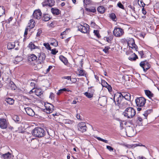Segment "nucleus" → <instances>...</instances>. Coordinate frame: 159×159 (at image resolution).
Returning a JSON list of instances; mask_svg holds the SVG:
<instances>
[{
  "label": "nucleus",
  "mask_w": 159,
  "mask_h": 159,
  "mask_svg": "<svg viewBox=\"0 0 159 159\" xmlns=\"http://www.w3.org/2000/svg\"><path fill=\"white\" fill-rule=\"evenodd\" d=\"M115 102L116 105L121 109H124L126 107L127 108L129 107V105L126 101L122 100L119 102L116 101Z\"/></svg>",
  "instance_id": "obj_9"
},
{
  "label": "nucleus",
  "mask_w": 159,
  "mask_h": 159,
  "mask_svg": "<svg viewBox=\"0 0 159 159\" xmlns=\"http://www.w3.org/2000/svg\"><path fill=\"white\" fill-rule=\"evenodd\" d=\"M78 129L79 131L82 132H85L87 129L85 123L83 122L79 123L78 125Z\"/></svg>",
  "instance_id": "obj_13"
},
{
  "label": "nucleus",
  "mask_w": 159,
  "mask_h": 159,
  "mask_svg": "<svg viewBox=\"0 0 159 159\" xmlns=\"http://www.w3.org/2000/svg\"><path fill=\"white\" fill-rule=\"evenodd\" d=\"M86 10L87 11L93 13H94L96 11V9L95 7H90L89 8H86Z\"/></svg>",
  "instance_id": "obj_29"
},
{
  "label": "nucleus",
  "mask_w": 159,
  "mask_h": 159,
  "mask_svg": "<svg viewBox=\"0 0 159 159\" xmlns=\"http://www.w3.org/2000/svg\"><path fill=\"white\" fill-rule=\"evenodd\" d=\"M55 2L54 0H48V6L52 7L55 5Z\"/></svg>",
  "instance_id": "obj_35"
},
{
  "label": "nucleus",
  "mask_w": 159,
  "mask_h": 159,
  "mask_svg": "<svg viewBox=\"0 0 159 159\" xmlns=\"http://www.w3.org/2000/svg\"><path fill=\"white\" fill-rule=\"evenodd\" d=\"M42 4L43 7L48 6V0H44Z\"/></svg>",
  "instance_id": "obj_36"
},
{
  "label": "nucleus",
  "mask_w": 159,
  "mask_h": 159,
  "mask_svg": "<svg viewBox=\"0 0 159 159\" xmlns=\"http://www.w3.org/2000/svg\"><path fill=\"white\" fill-rule=\"evenodd\" d=\"M54 94L52 93H50L49 96V98H50L52 100H53L54 99Z\"/></svg>",
  "instance_id": "obj_57"
},
{
  "label": "nucleus",
  "mask_w": 159,
  "mask_h": 159,
  "mask_svg": "<svg viewBox=\"0 0 159 159\" xmlns=\"http://www.w3.org/2000/svg\"><path fill=\"white\" fill-rule=\"evenodd\" d=\"M146 95L149 98L153 97V94L149 90H144Z\"/></svg>",
  "instance_id": "obj_24"
},
{
  "label": "nucleus",
  "mask_w": 159,
  "mask_h": 159,
  "mask_svg": "<svg viewBox=\"0 0 159 159\" xmlns=\"http://www.w3.org/2000/svg\"><path fill=\"white\" fill-rule=\"evenodd\" d=\"M127 44L129 48H131L134 50L137 51L138 50L137 46L136 45L134 39L132 38H129L127 39Z\"/></svg>",
  "instance_id": "obj_4"
},
{
  "label": "nucleus",
  "mask_w": 159,
  "mask_h": 159,
  "mask_svg": "<svg viewBox=\"0 0 159 159\" xmlns=\"http://www.w3.org/2000/svg\"><path fill=\"white\" fill-rule=\"evenodd\" d=\"M101 84L102 86L106 87L108 85L107 83L104 80H101Z\"/></svg>",
  "instance_id": "obj_38"
},
{
  "label": "nucleus",
  "mask_w": 159,
  "mask_h": 159,
  "mask_svg": "<svg viewBox=\"0 0 159 159\" xmlns=\"http://www.w3.org/2000/svg\"><path fill=\"white\" fill-rule=\"evenodd\" d=\"M43 45L45 47V48L48 50H51V48L49 44L48 43H44Z\"/></svg>",
  "instance_id": "obj_39"
},
{
  "label": "nucleus",
  "mask_w": 159,
  "mask_h": 159,
  "mask_svg": "<svg viewBox=\"0 0 159 159\" xmlns=\"http://www.w3.org/2000/svg\"><path fill=\"white\" fill-rule=\"evenodd\" d=\"M42 32V31L41 29H39L38 30V32L36 34V36H39L40 35Z\"/></svg>",
  "instance_id": "obj_49"
},
{
  "label": "nucleus",
  "mask_w": 159,
  "mask_h": 159,
  "mask_svg": "<svg viewBox=\"0 0 159 159\" xmlns=\"http://www.w3.org/2000/svg\"><path fill=\"white\" fill-rule=\"evenodd\" d=\"M63 92L62 91L61 89H59L58 91L57 92V94L58 95H60L61 93H62Z\"/></svg>",
  "instance_id": "obj_60"
},
{
  "label": "nucleus",
  "mask_w": 159,
  "mask_h": 159,
  "mask_svg": "<svg viewBox=\"0 0 159 159\" xmlns=\"http://www.w3.org/2000/svg\"><path fill=\"white\" fill-rule=\"evenodd\" d=\"M133 57H129L128 58L131 61H135L138 58L137 56L134 53L133 54Z\"/></svg>",
  "instance_id": "obj_32"
},
{
  "label": "nucleus",
  "mask_w": 159,
  "mask_h": 159,
  "mask_svg": "<svg viewBox=\"0 0 159 159\" xmlns=\"http://www.w3.org/2000/svg\"><path fill=\"white\" fill-rule=\"evenodd\" d=\"M98 11L101 14L104 13L105 11V9L103 6H99L97 8Z\"/></svg>",
  "instance_id": "obj_27"
},
{
  "label": "nucleus",
  "mask_w": 159,
  "mask_h": 159,
  "mask_svg": "<svg viewBox=\"0 0 159 159\" xmlns=\"http://www.w3.org/2000/svg\"><path fill=\"white\" fill-rule=\"evenodd\" d=\"M129 8H130L131 11H132L133 12H135V7H134L131 6V5H129L128 6Z\"/></svg>",
  "instance_id": "obj_52"
},
{
  "label": "nucleus",
  "mask_w": 159,
  "mask_h": 159,
  "mask_svg": "<svg viewBox=\"0 0 159 159\" xmlns=\"http://www.w3.org/2000/svg\"><path fill=\"white\" fill-rule=\"evenodd\" d=\"M145 111L146 112V113L147 114L148 116V114H149L151 113L152 112V110L151 109H148V110H146Z\"/></svg>",
  "instance_id": "obj_51"
},
{
  "label": "nucleus",
  "mask_w": 159,
  "mask_h": 159,
  "mask_svg": "<svg viewBox=\"0 0 159 159\" xmlns=\"http://www.w3.org/2000/svg\"><path fill=\"white\" fill-rule=\"evenodd\" d=\"M22 60V58L21 57H16L15 59V61L16 62H18Z\"/></svg>",
  "instance_id": "obj_43"
},
{
  "label": "nucleus",
  "mask_w": 159,
  "mask_h": 159,
  "mask_svg": "<svg viewBox=\"0 0 159 159\" xmlns=\"http://www.w3.org/2000/svg\"><path fill=\"white\" fill-rule=\"evenodd\" d=\"M96 138L99 141H102L106 143H108V141L107 140L104 139L99 137H97Z\"/></svg>",
  "instance_id": "obj_40"
},
{
  "label": "nucleus",
  "mask_w": 159,
  "mask_h": 159,
  "mask_svg": "<svg viewBox=\"0 0 159 159\" xmlns=\"http://www.w3.org/2000/svg\"><path fill=\"white\" fill-rule=\"evenodd\" d=\"M34 92L35 94L37 96H41L42 94V92L41 89H33L30 91V93Z\"/></svg>",
  "instance_id": "obj_17"
},
{
  "label": "nucleus",
  "mask_w": 159,
  "mask_h": 159,
  "mask_svg": "<svg viewBox=\"0 0 159 159\" xmlns=\"http://www.w3.org/2000/svg\"><path fill=\"white\" fill-rule=\"evenodd\" d=\"M113 34L116 37H120L124 34V30L120 28L116 27L113 31Z\"/></svg>",
  "instance_id": "obj_6"
},
{
  "label": "nucleus",
  "mask_w": 159,
  "mask_h": 159,
  "mask_svg": "<svg viewBox=\"0 0 159 159\" xmlns=\"http://www.w3.org/2000/svg\"><path fill=\"white\" fill-rule=\"evenodd\" d=\"M93 33L94 35L96 36L98 38H99L100 37V34H99V31L97 30H94Z\"/></svg>",
  "instance_id": "obj_37"
},
{
  "label": "nucleus",
  "mask_w": 159,
  "mask_h": 159,
  "mask_svg": "<svg viewBox=\"0 0 159 159\" xmlns=\"http://www.w3.org/2000/svg\"><path fill=\"white\" fill-rule=\"evenodd\" d=\"M24 109L27 114L30 116H34L35 115V112L33 109L30 107H25Z\"/></svg>",
  "instance_id": "obj_16"
},
{
  "label": "nucleus",
  "mask_w": 159,
  "mask_h": 159,
  "mask_svg": "<svg viewBox=\"0 0 159 159\" xmlns=\"http://www.w3.org/2000/svg\"><path fill=\"white\" fill-rule=\"evenodd\" d=\"M62 78V79H66L68 80H71V78L70 76H64Z\"/></svg>",
  "instance_id": "obj_47"
},
{
  "label": "nucleus",
  "mask_w": 159,
  "mask_h": 159,
  "mask_svg": "<svg viewBox=\"0 0 159 159\" xmlns=\"http://www.w3.org/2000/svg\"><path fill=\"white\" fill-rule=\"evenodd\" d=\"M61 89L62 91L63 92H65V91H67V92H71V91L69 90L68 89H66L65 88H63L62 89Z\"/></svg>",
  "instance_id": "obj_58"
},
{
  "label": "nucleus",
  "mask_w": 159,
  "mask_h": 159,
  "mask_svg": "<svg viewBox=\"0 0 159 159\" xmlns=\"http://www.w3.org/2000/svg\"><path fill=\"white\" fill-rule=\"evenodd\" d=\"M110 48L109 47L107 46L105 47L104 49L103 50V51L106 53L108 52V50Z\"/></svg>",
  "instance_id": "obj_48"
},
{
  "label": "nucleus",
  "mask_w": 159,
  "mask_h": 159,
  "mask_svg": "<svg viewBox=\"0 0 159 159\" xmlns=\"http://www.w3.org/2000/svg\"><path fill=\"white\" fill-rule=\"evenodd\" d=\"M144 109V107H139L137 108V110L138 111H140L141 110L143 111Z\"/></svg>",
  "instance_id": "obj_55"
},
{
  "label": "nucleus",
  "mask_w": 159,
  "mask_h": 159,
  "mask_svg": "<svg viewBox=\"0 0 159 159\" xmlns=\"http://www.w3.org/2000/svg\"><path fill=\"white\" fill-rule=\"evenodd\" d=\"M34 18L37 19H40L42 16V13L40 10H35L33 15Z\"/></svg>",
  "instance_id": "obj_14"
},
{
  "label": "nucleus",
  "mask_w": 159,
  "mask_h": 159,
  "mask_svg": "<svg viewBox=\"0 0 159 159\" xmlns=\"http://www.w3.org/2000/svg\"><path fill=\"white\" fill-rule=\"evenodd\" d=\"M78 71L79 73L78 75L79 76H84L86 75L85 72L83 70H78Z\"/></svg>",
  "instance_id": "obj_30"
},
{
  "label": "nucleus",
  "mask_w": 159,
  "mask_h": 159,
  "mask_svg": "<svg viewBox=\"0 0 159 159\" xmlns=\"http://www.w3.org/2000/svg\"><path fill=\"white\" fill-rule=\"evenodd\" d=\"M44 106L45 108L44 109V111L47 113H50L53 111L54 106L51 104L48 103L45 104Z\"/></svg>",
  "instance_id": "obj_8"
},
{
  "label": "nucleus",
  "mask_w": 159,
  "mask_h": 159,
  "mask_svg": "<svg viewBox=\"0 0 159 159\" xmlns=\"http://www.w3.org/2000/svg\"><path fill=\"white\" fill-rule=\"evenodd\" d=\"M117 5L119 8L123 9H124V6L120 2H119Z\"/></svg>",
  "instance_id": "obj_44"
},
{
  "label": "nucleus",
  "mask_w": 159,
  "mask_h": 159,
  "mask_svg": "<svg viewBox=\"0 0 159 159\" xmlns=\"http://www.w3.org/2000/svg\"><path fill=\"white\" fill-rule=\"evenodd\" d=\"M93 91L92 93H89L88 92H85L84 93V95L86 96L87 98H91L93 97Z\"/></svg>",
  "instance_id": "obj_28"
},
{
  "label": "nucleus",
  "mask_w": 159,
  "mask_h": 159,
  "mask_svg": "<svg viewBox=\"0 0 159 159\" xmlns=\"http://www.w3.org/2000/svg\"><path fill=\"white\" fill-rule=\"evenodd\" d=\"M83 2L84 4L86 5L89 4L91 2V0H84Z\"/></svg>",
  "instance_id": "obj_46"
},
{
  "label": "nucleus",
  "mask_w": 159,
  "mask_h": 159,
  "mask_svg": "<svg viewBox=\"0 0 159 159\" xmlns=\"http://www.w3.org/2000/svg\"><path fill=\"white\" fill-rule=\"evenodd\" d=\"M106 88L108 90L109 92H111L112 90L111 86L108 84V85H107V87H106Z\"/></svg>",
  "instance_id": "obj_54"
},
{
  "label": "nucleus",
  "mask_w": 159,
  "mask_h": 159,
  "mask_svg": "<svg viewBox=\"0 0 159 159\" xmlns=\"http://www.w3.org/2000/svg\"><path fill=\"white\" fill-rule=\"evenodd\" d=\"M76 81V79L75 78H72L71 79V80H70L71 82V83H75Z\"/></svg>",
  "instance_id": "obj_63"
},
{
  "label": "nucleus",
  "mask_w": 159,
  "mask_h": 159,
  "mask_svg": "<svg viewBox=\"0 0 159 159\" xmlns=\"http://www.w3.org/2000/svg\"><path fill=\"white\" fill-rule=\"evenodd\" d=\"M28 30H29V28L27 27L25 29V33H24V35L25 36V35H27V33H28Z\"/></svg>",
  "instance_id": "obj_59"
},
{
  "label": "nucleus",
  "mask_w": 159,
  "mask_h": 159,
  "mask_svg": "<svg viewBox=\"0 0 159 159\" xmlns=\"http://www.w3.org/2000/svg\"><path fill=\"white\" fill-rule=\"evenodd\" d=\"M120 126L121 127V128L122 129L123 127V123L122 121L121 120H120Z\"/></svg>",
  "instance_id": "obj_64"
},
{
  "label": "nucleus",
  "mask_w": 159,
  "mask_h": 159,
  "mask_svg": "<svg viewBox=\"0 0 159 159\" xmlns=\"http://www.w3.org/2000/svg\"><path fill=\"white\" fill-rule=\"evenodd\" d=\"M11 85V88L12 90H15L16 88V86L12 82H11L10 84Z\"/></svg>",
  "instance_id": "obj_42"
},
{
  "label": "nucleus",
  "mask_w": 159,
  "mask_h": 159,
  "mask_svg": "<svg viewBox=\"0 0 159 159\" xmlns=\"http://www.w3.org/2000/svg\"><path fill=\"white\" fill-rule=\"evenodd\" d=\"M137 159H147L143 156H139L137 157Z\"/></svg>",
  "instance_id": "obj_61"
},
{
  "label": "nucleus",
  "mask_w": 159,
  "mask_h": 159,
  "mask_svg": "<svg viewBox=\"0 0 159 159\" xmlns=\"http://www.w3.org/2000/svg\"><path fill=\"white\" fill-rule=\"evenodd\" d=\"M28 61L30 62L32 61H35L36 60L37 58V57L34 54H31L28 57Z\"/></svg>",
  "instance_id": "obj_21"
},
{
  "label": "nucleus",
  "mask_w": 159,
  "mask_h": 159,
  "mask_svg": "<svg viewBox=\"0 0 159 159\" xmlns=\"http://www.w3.org/2000/svg\"><path fill=\"white\" fill-rule=\"evenodd\" d=\"M33 136L38 138L43 137L45 134L44 130L42 128L36 127L32 131Z\"/></svg>",
  "instance_id": "obj_2"
},
{
  "label": "nucleus",
  "mask_w": 159,
  "mask_h": 159,
  "mask_svg": "<svg viewBox=\"0 0 159 159\" xmlns=\"http://www.w3.org/2000/svg\"><path fill=\"white\" fill-rule=\"evenodd\" d=\"M89 25L86 24H84V25H80L78 26V30L83 33H87L89 31Z\"/></svg>",
  "instance_id": "obj_10"
},
{
  "label": "nucleus",
  "mask_w": 159,
  "mask_h": 159,
  "mask_svg": "<svg viewBox=\"0 0 159 159\" xmlns=\"http://www.w3.org/2000/svg\"><path fill=\"white\" fill-rule=\"evenodd\" d=\"M50 44L55 47H56L58 45V42L56 40L54 39L52 40Z\"/></svg>",
  "instance_id": "obj_34"
},
{
  "label": "nucleus",
  "mask_w": 159,
  "mask_h": 159,
  "mask_svg": "<svg viewBox=\"0 0 159 159\" xmlns=\"http://www.w3.org/2000/svg\"><path fill=\"white\" fill-rule=\"evenodd\" d=\"M12 119L16 123H19L21 121V118L17 115H14L12 117Z\"/></svg>",
  "instance_id": "obj_22"
},
{
  "label": "nucleus",
  "mask_w": 159,
  "mask_h": 159,
  "mask_svg": "<svg viewBox=\"0 0 159 159\" xmlns=\"http://www.w3.org/2000/svg\"><path fill=\"white\" fill-rule=\"evenodd\" d=\"M9 123L7 120L3 118H0V128L2 129H5L9 126Z\"/></svg>",
  "instance_id": "obj_5"
},
{
  "label": "nucleus",
  "mask_w": 159,
  "mask_h": 159,
  "mask_svg": "<svg viewBox=\"0 0 159 159\" xmlns=\"http://www.w3.org/2000/svg\"><path fill=\"white\" fill-rule=\"evenodd\" d=\"M106 147L110 151H113V148L112 147L109 146H107Z\"/></svg>",
  "instance_id": "obj_53"
},
{
  "label": "nucleus",
  "mask_w": 159,
  "mask_h": 159,
  "mask_svg": "<svg viewBox=\"0 0 159 159\" xmlns=\"http://www.w3.org/2000/svg\"><path fill=\"white\" fill-rule=\"evenodd\" d=\"M124 116L128 118H132L136 114L135 110L131 107H128L123 112Z\"/></svg>",
  "instance_id": "obj_3"
},
{
  "label": "nucleus",
  "mask_w": 159,
  "mask_h": 159,
  "mask_svg": "<svg viewBox=\"0 0 159 159\" xmlns=\"http://www.w3.org/2000/svg\"><path fill=\"white\" fill-rule=\"evenodd\" d=\"M130 99V95L128 93H117L115 94L114 97V102L116 101L119 102L122 100L129 101Z\"/></svg>",
  "instance_id": "obj_1"
},
{
  "label": "nucleus",
  "mask_w": 159,
  "mask_h": 159,
  "mask_svg": "<svg viewBox=\"0 0 159 159\" xmlns=\"http://www.w3.org/2000/svg\"><path fill=\"white\" fill-rule=\"evenodd\" d=\"M52 68V66H49L48 68L47 69L46 72L47 73Z\"/></svg>",
  "instance_id": "obj_62"
},
{
  "label": "nucleus",
  "mask_w": 159,
  "mask_h": 159,
  "mask_svg": "<svg viewBox=\"0 0 159 159\" xmlns=\"http://www.w3.org/2000/svg\"><path fill=\"white\" fill-rule=\"evenodd\" d=\"M60 60L65 65H66L68 63L67 59L62 56H60L59 57Z\"/></svg>",
  "instance_id": "obj_26"
},
{
  "label": "nucleus",
  "mask_w": 159,
  "mask_h": 159,
  "mask_svg": "<svg viewBox=\"0 0 159 159\" xmlns=\"http://www.w3.org/2000/svg\"><path fill=\"white\" fill-rule=\"evenodd\" d=\"M38 52V62L40 64H41L43 62L46 58V55L43 52H41L40 51Z\"/></svg>",
  "instance_id": "obj_12"
},
{
  "label": "nucleus",
  "mask_w": 159,
  "mask_h": 159,
  "mask_svg": "<svg viewBox=\"0 0 159 159\" xmlns=\"http://www.w3.org/2000/svg\"><path fill=\"white\" fill-rule=\"evenodd\" d=\"M28 47L31 50L32 49H37L38 52H40V50L39 47L35 46L32 42H31L29 44Z\"/></svg>",
  "instance_id": "obj_18"
},
{
  "label": "nucleus",
  "mask_w": 159,
  "mask_h": 159,
  "mask_svg": "<svg viewBox=\"0 0 159 159\" xmlns=\"http://www.w3.org/2000/svg\"><path fill=\"white\" fill-rule=\"evenodd\" d=\"M51 12L54 15H58L60 14V11L56 8H52L51 10Z\"/></svg>",
  "instance_id": "obj_20"
},
{
  "label": "nucleus",
  "mask_w": 159,
  "mask_h": 159,
  "mask_svg": "<svg viewBox=\"0 0 159 159\" xmlns=\"http://www.w3.org/2000/svg\"><path fill=\"white\" fill-rule=\"evenodd\" d=\"M51 50L52 54L53 55H55L58 52V51L56 50L55 49H51Z\"/></svg>",
  "instance_id": "obj_50"
},
{
  "label": "nucleus",
  "mask_w": 159,
  "mask_h": 159,
  "mask_svg": "<svg viewBox=\"0 0 159 159\" xmlns=\"http://www.w3.org/2000/svg\"><path fill=\"white\" fill-rule=\"evenodd\" d=\"M137 106L139 107H143L146 103V99L143 97L138 98L135 99Z\"/></svg>",
  "instance_id": "obj_7"
},
{
  "label": "nucleus",
  "mask_w": 159,
  "mask_h": 159,
  "mask_svg": "<svg viewBox=\"0 0 159 159\" xmlns=\"http://www.w3.org/2000/svg\"><path fill=\"white\" fill-rule=\"evenodd\" d=\"M14 156L9 152L2 154L1 155V158L3 159H12Z\"/></svg>",
  "instance_id": "obj_15"
},
{
  "label": "nucleus",
  "mask_w": 159,
  "mask_h": 159,
  "mask_svg": "<svg viewBox=\"0 0 159 159\" xmlns=\"http://www.w3.org/2000/svg\"><path fill=\"white\" fill-rule=\"evenodd\" d=\"M5 14V9L2 6H0V17Z\"/></svg>",
  "instance_id": "obj_31"
},
{
  "label": "nucleus",
  "mask_w": 159,
  "mask_h": 159,
  "mask_svg": "<svg viewBox=\"0 0 159 159\" xmlns=\"http://www.w3.org/2000/svg\"><path fill=\"white\" fill-rule=\"evenodd\" d=\"M5 101L7 103L10 105H12L14 102V100L12 98H7L5 99Z\"/></svg>",
  "instance_id": "obj_25"
},
{
  "label": "nucleus",
  "mask_w": 159,
  "mask_h": 159,
  "mask_svg": "<svg viewBox=\"0 0 159 159\" xmlns=\"http://www.w3.org/2000/svg\"><path fill=\"white\" fill-rule=\"evenodd\" d=\"M35 23L34 20H30L28 23V26L27 27L29 29V30L33 28L35 26Z\"/></svg>",
  "instance_id": "obj_19"
},
{
  "label": "nucleus",
  "mask_w": 159,
  "mask_h": 159,
  "mask_svg": "<svg viewBox=\"0 0 159 159\" xmlns=\"http://www.w3.org/2000/svg\"><path fill=\"white\" fill-rule=\"evenodd\" d=\"M140 66L143 69L145 72L150 67V64L146 61H141L140 63Z\"/></svg>",
  "instance_id": "obj_11"
},
{
  "label": "nucleus",
  "mask_w": 159,
  "mask_h": 159,
  "mask_svg": "<svg viewBox=\"0 0 159 159\" xmlns=\"http://www.w3.org/2000/svg\"><path fill=\"white\" fill-rule=\"evenodd\" d=\"M110 17L113 20H115L116 18V16L114 13H112L110 15Z\"/></svg>",
  "instance_id": "obj_41"
},
{
  "label": "nucleus",
  "mask_w": 159,
  "mask_h": 159,
  "mask_svg": "<svg viewBox=\"0 0 159 159\" xmlns=\"http://www.w3.org/2000/svg\"><path fill=\"white\" fill-rule=\"evenodd\" d=\"M138 53L139 54V55L141 56V58H144L145 57V56H144V54L143 53V51H140L138 52Z\"/></svg>",
  "instance_id": "obj_45"
},
{
  "label": "nucleus",
  "mask_w": 159,
  "mask_h": 159,
  "mask_svg": "<svg viewBox=\"0 0 159 159\" xmlns=\"http://www.w3.org/2000/svg\"><path fill=\"white\" fill-rule=\"evenodd\" d=\"M15 46V42H9L7 44V48L8 49L13 48Z\"/></svg>",
  "instance_id": "obj_23"
},
{
  "label": "nucleus",
  "mask_w": 159,
  "mask_h": 159,
  "mask_svg": "<svg viewBox=\"0 0 159 159\" xmlns=\"http://www.w3.org/2000/svg\"><path fill=\"white\" fill-rule=\"evenodd\" d=\"M142 13L144 15H146L147 13V11L146 10L145 8L144 7H143L142 8Z\"/></svg>",
  "instance_id": "obj_56"
},
{
  "label": "nucleus",
  "mask_w": 159,
  "mask_h": 159,
  "mask_svg": "<svg viewBox=\"0 0 159 159\" xmlns=\"http://www.w3.org/2000/svg\"><path fill=\"white\" fill-rule=\"evenodd\" d=\"M50 18L48 15H44L42 18V20L45 21H47L50 20Z\"/></svg>",
  "instance_id": "obj_33"
}]
</instances>
